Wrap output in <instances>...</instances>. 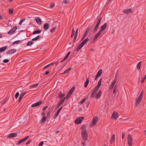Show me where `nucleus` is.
<instances>
[{
	"label": "nucleus",
	"instance_id": "obj_38",
	"mask_svg": "<svg viewBox=\"0 0 146 146\" xmlns=\"http://www.w3.org/2000/svg\"><path fill=\"white\" fill-rule=\"evenodd\" d=\"M71 69L72 68H68L67 69L65 70L64 71V74H66V73H68L69 71L70 70H71Z\"/></svg>",
	"mask_w": 146,
	"mask_h": 146
},
{
	"label": "nucleus",
	"instance_id": "obj_40",
	"mask_svg": "<svg viewBox=\"0 0 146 146\" xmlns=\"http://www.w3.org/2000/svg\"><path fill=\"white\" fill-rule=\"evenodd\" d=\"M74 33H75V31H74V29L73 28L72 29V34H71V37H73V36L74 35Z\"/></svg>",
	"mask_w": 146,
	"mask_h": 146
},
{
	"label": "nucleus",
	"instance_id": "obj_48",
	"mask_svg": "<svg viewBox=\"0 0 146 146\" xmlns=\"http://www.w3.org/2000/svg\"><path fill=\"white\" fill-rule=\"evenodd\" d=\"M58 114H59V113H58L57 112H56L54 114V118H56L58 116Z\"/></svg>",
	"mask_w": 146,
	"mask_h": 146
},
{
	"label": "nucleus",
	"instance_id": "obj_3",
	"mask_svg": "<svg viewBox=\"0 0 146 146\" xmlns=\"http://www.w3.org/2000/svg\"><path fill=\"white\" fill-rule=\"evenodd\" d=\"M89 40V39L88 37L84 40L78 46L76 47V51L77 52H78L79 50L84 46L86 43Z\"/></svg>",
	"mask_w": 146,
	"mask_h": 146
},
{
	"label": "nucleus",
	"instance_id": "obj_2",
	"mask_svg": "<svg viewBox=\"0 0 146 146\" xmlns=\"http://www.w3.org/2000/svg\"><path fill=\"white\" fill-rule=\"evenodd\" d=\"M81 135L82 138L85 140H87L88 138V134L85 128L82 127Z\"/></svg>",
	"mask_w": 146,
	"mask_h": 146
},
{
	"label": "nucleus",
	"instance_id": "obj_31",
	"mask_svg": "<svg viewBox=\"0 0 146 146\" xmlns=\"http://www.w3.org/2000/svg\"><path fill=\"white\" fill-rule=\"evenodd\" d=\"M47 119V117L45 116H44L42 118L41 120V121L42 123H44Z\"/></svg>",
	"mask_w": 146,
	"mask_h": 146
},
{
	"label": "nucleus",
	"instance_id": "obj_9",
	"mask_svg": "<svg viewBox=\"0 0 146 146\" xmlns=\"http://www.w3.org/2000/svg\"><path fill=\"white\" fill-rule=\"evenodd\" d=\"M17 135V133H13L9 134L7 137L8 139H10L11 138L15 137Z\"/></svg>",
	"mask_w": 146,
	"mask_h": 146
},
{
	"label": "nucleus",
	"instance_id": "obj_52",
	"mask_svg": "<svg viewBox=\"0 0 146 146\" xmlns=\"http://www.w3.org/2000/svg\"><path fill=\"white\" fill-rule=\"evenodd\" d=\"M18 97V92H17L16 93L15 95V98L16 99H17Z\"/></svg>",
	"mask_w": 146,
	"mask_h": 146
},
{
	"label": "nucleus",
	"instance_id": "obj_51",
	"mask_svg": "<svg viewBox=\"0 0 146 146\" xmlns=\"http://www.w3.org/2000/svg\"><path fill=\"white\" fill-rule=\"evenodd\" d=\"M125 132H122V139H124L125 136Z\"/></svg>",
	"mask_w": 146,
	"mask_h": 146
},
{
	"label": "nucleus",
	"instance_id": "obj_55",
	"mask_svg": "<svg viewBox=\"0 0 146 146\" xmlns=\"http://www.w3.org/2000/svg\"><path fill=\"white\" fill-rule=\"evenodd\" d=\"M87 33H88L87 31H85L83 36L85 38V37L87 36Z\"/></svg>",
	"mask_w": 146,
	"mask_h": 146
},
{
	"label": "nucleus",
	"instance_id": "obj_42",
	"mask_svg": "<svg viewBox=\"0 0 146 146\" xmlns=\"http://www.w3.org/2000/svg\"><path fill=\"white\" fill-rule=\"evenodd\" d=\"M65 94H60L59 95V98H60L65 96Z\"/></svg>",
	"mask_w": 146,
	"mask_h": 146
},
{
	"label": "nucleus",
	"instance_id": "obj_24",
	"mask_svg": "<svg viewBox=\"0 0 146 146\" xmlns=\"http://www.w3.org/2000/svg\"><path fill=\"white\" fill-rule=\"evenodd\" d=\"M38 85V83L33 84V85L30 86L29 87V88L30 89L36 88Z\"/></svg>",
	"mask_w": 146,
	"mask_h": 146
},
{
	"label": "nucleus",
	"instance_id": "obj_10",
	"mask_svg": "<svg viewBox=\"0 0 146 146\" xmlns=\"http://www.w3.org/2000/svg\"><path fill=\"white\" fill-rule=\"evenodd\" d=\"M118 115L117 112H113L111 115V118L114 119L115 120H116L118 117Z\"/></svg>",
	"mask_w": 146,
	"mask_h": 146
},
{
	"label": "nucleus",
	"instance_id": "obj_20",
	"mask_svg": "<svg viewBox=\"0 0 146 146\" xmlns=\"http://www.w3.org/2000/svg\"><path fill=\"white\" fill-rule=\"evenodd\" d=\"M78 29H76V30L75 32V36L74 37V39L73 40V42H74L75 40L76 39L77 35H78Z\"/></svg>",
	"mask_w": 146,
	"mask_h": 146
},
{
	"label": "nucleus",
	"instance_id": "obj_21",
	"mask_svg": "<svg viewBox=\"0 0 146 146\" xmlns=\"http://www.w3.org/2000/svg\"><path fill=\"white\" fill-rule=\"evenodd\" d=\"M27 92H25L21 94L19 98V103L21 100L22 97L26 94Z\"/></svg>",
	"mask_w": 146,
	"mask_h": 146
},
{
	"label": "nucleus",
	"instance_id": "obj_62",
	"mask_svg": "<svg viewBox=\"0 0 146 146\" xmlns=\"http://www.w3.org/2000/svg\"><path fill=\"white\" fill-rule=\"evenodd\" d=\"M49 71H46V72H45V74L46 75H47V74H48L49 73Z\"/></svg>",
	"mask_w": 146,
	"mask_h": 146
},
{
	"label": "nucleus",
	"instance_id": "obj_12",
	"mask_svg": "<svg viewBox=\"0 0 146 146\" xmlns=\"http://www.w3.org/2000/svg\"><path fill=\"white\" fill-rule=\"evenodd\" d=\"M42 103V101H40L36 103L33 104L31 105V107H37V106H38L39 105Z\"/></svg>",
	"mask_w": 146,
	"mask_h": 146
},
{
	"label": "nucleus",
	"instance_id": "obj_18",
	"mask_svg": "<svg viewBox=\"0 0 146 146\" xmlns=\"http://www.w3.org/2000/svg\"><path fill=\"white\" fill-rule=\"evenodd\" d=\"M64 102V99H62L58 103L57 106L56 107V108L57 109L59 108L60 105H61L62 104H63Z\"/></svg>",
	"mask_w": 146,
	"mask_h": 146
},
{
	"label": "nucleus",
	"instance_id": "obj_14",
	"mask_svg": "<svg viewBox=\"0 0 146 146\" xmlns=\"http://www.w3.org/2000/svg\"><path fill=\"white\" fill-rule=\"evenodd\" d=\"M35 21L38 25H41L42 24V21L39 17H36L35 19Z\"/></svg>",
	"mask_w": 146,
	"mask_h": 146
},
{
	"label": "nucleus",
	"instance_id": "obj_8",
	"mask_svg": "<svg viewBox=\"0 0 146 146\" xmlns=\"http://www.w3.org/2000/svg\"><path fill=\"white\" fill-rule=\"evenodd\" d=\"M102 19L101 18H100L99 19L98 21V22L97 23L96 25V26H95V27L94 29L93 30V32H96L98 29V28L99 26L100 23Z\"/></svg>",
	"mask_w": 146,
	"mask_h": 146
},
{
	"label": "nucleus",
	"instance_id": "obj_26",
	"mask_svg": "<svg viewBox=\"0 0 146 146\" xmlns=\"http://www.w3.org/2000/svg\"><path fill=\"white\" fill-rule=\"evenodd\" d=\"M25 63L24 61L23 60L22 62H21L19 63V66H21V67H23L25 64Z\"/></svg>",
	"mask_w": 146,
	"mask_h": 146
},
{
	"label": "nucleus",
	"instance_id": "obj_5",
	"mask_svg": "<svg viewBox=\"0 0 146 146\" xmlns=\"http://www.w3.org/2000/svg\"><path fill=\"white\" fill-rule=\"evenodd\" d=\"M133 140V139L131 135L130 134H128L127 136V142L129 146H132Z\"/></svg>",
	"mask_w": 146,
	"mask_h": 146
},
{
	"label": "nucleus",
	"instance_id": "obj_11",
	"mask_svg": "<svg viewBox=\"0 0 146 146\" xmlns=\"http://www.w3.org/2000/svg\"><path fill=\"white\" fill-rule=\"evenodd\" d=\"M17 29L16 26L13 27L8 32V34L9 35H11Z\"/></svg>",
	"mask_w": 146,
	"mask_h": 146
},
{
	"label": "nucleus",
	"instance_id": "obj_46",
	"mask_svg": "<svg viewBox=\"0 0 146 146\" xmlns=\"http://www.w3.org/2000/svg\"><path fill=\"white\" fill-rule=\"evenodd\" d=\"M92 27L91 26H89L88 27V28L85 31H87V33L88 32V31L90 30V29Z\"/></svg>",
	"mask_w": 146,
	"mask_h": 146
},
{
	"label": "nucleus",
	"instance_id": "obj_60",
	"mask_svg": "<svg viewBox=\"0 0 146 146\" xmlns=\"http://www.w3.org/2000/svg\"><path fill=\"white\" fill-rule=\"evenodd\" d=\"M38 40L37 39L36 37L32 39V41H35V40Z\"/></svg>",
	"mask_w": 146,
	"mask_h": 146
},
{
	"label": "nucleus",
	"instance_id": "obj_35",
	"mask_svg": "<svg viewBox=\"0 0 146 146\" xmlns=\"http://www.w3.org/2000/svg\"><path fill=\"white\" fill-rule=\"evenodd\" d=\"M25 19L26 18H23L19 22V25H21L24 21L25 20Z\"/></svg>",
	"mask_w": 146,
	"mask_h": 146
},
{
	"label": "nucleus",
	"instance_id": "obj_37",
	"mask_svg": "<svg viewBox=\"0 0 146 146\" xmlns=\"http://www.w3.org/2000/svg\"><path fill=\"white\" fill-rule=\"evenodd\" d=\"M116 81H117V75H116L115 76V78L114 80H113V81L112 82L111 84L114 86L116 82Z\"/></svg>",
	"mask_w": 146,
	"mask_h": 146
},
{
	"label": "nucleus",
	"instance_id": "obj_44",
	"mask_svg": "<svg viewBox=\"0 0 146 146\" xmlns=\"http://www.w3.org/2000/svg\"><path fill=\"white\" fill-rule=\"evenodd\" d=\"M69 1L67 0H63L62 3L65 4H67L69 3Z\"/></svg>",
	"mask_w": 146,
	"mask_h": 146
},
{
	"label": "nucleus",
	"instance_id": "obj_7",
	"mask_svg": "<svg viewBox=\"0 0 146 146\" xmlns=\"http://www.w3.org/2000/svg\"><path fill=\"white\" fill-rule=\"evenodd\" d=\"M84 118L83 117H79L75 120V123L76 124H79L83 120Z\"/></svg>",
	"mask_w": 146,
	"mask_h": 146
},
{
	"label": "nucleus",
	"instance_id": "obj_34",
	"mask_svg": "<svg viewBox=\"0 0 146 146\" xmlns=\"http://www.w3.org/2000/svg\"><path fill=\"white\" fill-rule=\"evenodd\" d=\"M117 85H115L113 89V94H115L116 93V92L117 90Z\"/></svg>",
	"mask_w": 146,
	"mask_h": 146
},
{
	"label": "nucleus",
	"instance_id": "obj_64",
	"mask_svg": "<svg viewBox=\"0 0 146 146\" xmlns=\"http://www.w3.org/2000/svg\"><path fill=\"white\" fill-rule=\"evenodd\" d=\"M82 145H83V146H84L86 145V144H85V142H83L82 143Z\"/></svg>",
	"mask_w": 146,
	"mask_h": 146
},
{
	"label": "nucleus",
	"instance_id": "obj_39",
	"mask_svg": "<svg viewBox=\"0 0 146 146\" xmlns=\"http://www.w3.org/2000/svg\"><path fill=\"white\" fill-rule=\"evenodd\" d=\"M71 96V95L70 94H68V93L67 96L66 97H64L62 99H64V101L65 99L68 100L70 98Z\"/></svg>",
	"mask_w": 146,
	"mask_h": 146
},
{
	"label": "nucleus",
	"instance_id": "obj_41",
	"mask_svg": "<svg viewBox=\"0 0 146 146\" xmlns=\"http://www.w3.org/2000/svg\"><path fill=\"white\" fill-rule=\"evenodd\" d=\"M86 99L85 98H84L80 102V104H82L86 100Z\"/></svg>",
	"mask_w": 146,
	"mask_h": 146
},
{
	"label": "nucleus",
	"instance_id": "obj_32",
	"mask_svg": "<svg viewBox=\"0 0 146 146\" xmlns=\"http://www.w3.org/2000/svg\"><path fill=\"white\" fill-rule=\"evenodd\" d=\"M115 135L113 134L112 136L111 137V143H112V142H113L115 140Z\"/></svg>",
	"mask_w": 146,
	"mask_h": 146
},
{
	"label": "nucleus",
	"instance_id": "obj_36",
	"mask_svg": "<svg viewBox=\"0 0 146 146\" xmlns=\"http://www.w3.org/2000/svg\"><path fill=\"white\" fill-rule=\"evenodd\" d=\"M33 42L32 41H31L27 43V46H31L33 44Z\"/></svg>",
	"mask_w": 146,
	"mask_h": 146
},
{
	"label": "nucleus",
	"instance_id": "obj_33",
	"mask_svg": "<svg viewBox=\"0 0 146 146\" xmlns=\"http://www.w3.org/2000/svg\"><path fill=\"white\" fill-rule=\"evenodd\" d=\"M141 62L140 61L139 62H138V63L137 66V68L138 70H139L140 69V67H141Z\"/></svg>",
	"mask_w": 146,
	"mask_h": 146
},
{
	"label": "nucleus",
	"instance_id": "obj_58",
	"mask_svg": "<svg viewBox=\"0 0 146 146\" xmlns=\"http://www.w3.org/2000/svg\"><path fill=\"white\" fill-rule=\"evenodd\" d=\"M49 66V64H48L47 65L45 66L43 68V69H46L47 68H48Z\"/></svg>",
	"mask_w": 146,
	"mask_h": 146
},
{
	"label": "nucleus",
	"instance_id": "obj_50",
	"mask_svg": "<svg viewBox=\"0 0 146 146\" xmlns=\"http://www.w3.org/2000/svg\"><path fill=\"white\" fill-rule=\"evenodd\" d=\"M62 108V107H61L56 112L59 113H60V111H61Z\"/></svg>",
	"mask_w": 146,
	"mask_h": 146
},
{
	"label": "nucleus",
	"instance_id": "obj_29",
	"mask_svg": "<svg viewBox=\"0 0 146 146\" xmlns=\"http://www.w3.org/2000/svg\"><path fill=\"white\" fill-rule=\"evenodd\" d=\"M131 11V9H125L123 11V12L126 14H127Z\"/></svg>",
	"mask_w": 146,
	"mask_h": 146
},
{
	"label": "nucleus",
	"instance_id": "obj_47",
	"mask_svg": "<svg viewBox=\"0 0 146 146\" xmlns=\"http://www.w3.org/2000/svg\"><path fill=\"white\" fill-rule=\"evenodd\" d=\"M18 44V40H17L13 42L12 44V45H14L15 44Z\"/></svg>",
	"mask_w": 146,
	"mask_h": 146
},
{
	"label": "nucleus",
	"instance_id": "obj_17",
	"mask_svg": "<svg viewBox=\"0 0 146 146\" xmlns=\"http://www.w3.org/2000/svg\"><path fill=\"white\" fill-rule=\"evenodd\" d=\"M75 88L74 86H73L72 88L70 89V90H69V92H68V94H70L71 95L72 94V93L74 90L75 89Z\"/></svg>",
	"mask_w": 146,
	"mask_h": 146
},
{
	"label": "nucleus",
	"instance_id": "obj_28",
	"mask_svg": "<svg viewBox=\"0 0 146 146\" xmlns=\"http://www.w3.org/2000/svg\"><path fill=\"white\" fill-rule=\"evenodd\" d=\"M89 82V78H88L86 82H85L84 84V86L85 88H86L88 85V84Z\"/></svg>",
	"mask_w": 146,
	"mask_h": 146
},
{
	"label": "nucleus",
	"instance_id": "obj_16",
	"mask_svg": "<svg viewBox=\"0 0 146 146\" xmlns=\"http://www.w3.org/2000/svg\"><path fill=\"white\" fill-rule=\"evenodd\" d=\"M107 23H105L101 27V29L100 30L101 32L104 31L106 28L107 26Z\"/></svg>",
	"mask_w": 146,
	"mask_h": 146
},
{
	"label": "nucleus",
	"instance_id": "obj_30",
	"mask_svg": "<svg viewBox=\"0 0 146 146\" xmlns=\"http://www.w3.org/2000/svg\"><path fill=\"white\" fill-rule=\"evenodd\" d=\"M56 29V27H53L50 30V32L52 33L55 31Z\"/></svg>",
	"mask_w": 146,
	"mask_h": 146
},
{
	"label": "nucleus",
	"instance_id": "obj_61",
	"mask_svg": "<svg viewBox=\"0 0 146 146\" xmlns=\"http://www.w3.org/2000/svg\"><path fill=\"white\" fill-rule=\"evenodd\" d=\"M50 111H49L46 114L47 116H48L50 114Z\"/></svg>",
	"mask_w": 146,
	"mask_h": 146
},
{
	"label": "nucleus",
	"instance_id": "obj_1",
	"mask_svg": "<svg viewBox=\"0 0 146 146\" xmlns=\"http://www.w3.org/2000/svg\"><path fill=\"white\" fill-rule=\"evenodd\" d=\"M102 80V78L100 79L97 85L92 91L90 96L91 98H95L96 100H97L101 96L102 94L101 90H99L97 93H96L101 86Z\"/></svg>",
	"mask_w": 146,
	"mask_h": 146
},
{
	"label": "nucleus",
	"instance_id": "obj_63",
	"mask_svg": "<svg viewBox=\"0 0 146 146\" xmlns=\"http://www.w3.org/2000/svg\"><path fill=\"white\" fill-rule=\"evenodd\" d=\"M37 39L38 40V39H39L40 38V36L38 35L36 37Z\"/></svg>",
	"mask_w": 146,
	"mask_h": 146
},
{
	"label": "nucleus",
	"instance_id": "obj_4",
	"mask_svg": "<svg viewBox=\"0 0 146 146\" xmlns=\"http://www.w3.org/2000/svg\"><path fill=\"white\" fill-rule=\"evenodd\" d=\"M143 94V90H142L141 92V93L140 94L139 96L136 99L135 104V106L136 107L140 103L141 100L142 98Z\"/></svg>",
	"mask_w": 146,
	"mask_h": 146
},
{
	"label": "nucleus",
	"instance_id": "obj_43",
	"mask_svg": "<svg viewBox=\"0 0 146 146\" xmlns=\"http://www.w3.org/2000/svg\"><path fill=\"white\" fill-rule=\"evenodd\" d=\"M13 11V9H10L9 11V14H12Z\"/></svg>",
	"mask_w": 146,
	"mask_h": 146
},
{
	"label": "nucleus",
	"instance_id": "obj_59",
	"mask_svg": "<svg viewBox=\"0 0 146 146\" xmlns=\"http://www.w3.org/2000/svg\"><path fill=\"white\" fill-rule=\"evenodd\" d=\"M48 108V106H46L44 107L42 109V110L43 111H44Z\"/></svg>",
	"mask_w": 146,
	"mask_h": 146
},
{
	"label": "nucleus",
	"instance_id": "obj_54",
	"mask_svg": "<svg viewBox=\"0 0 146 146\" xmlns=\"http://www.w3.org/2000/svg\"><path fill=\"white\" fill-rule=\"evenodd\" d=\"M146 78V74L145 76L144 77L142 80L141 81V83H143L144 82V81L145 80V79Z\"/></svg>",
	"mask_w": 146,
	"mask_h": 146
},
{
	"label": "nucleus",
	"instance_id": "obj_23",
	"mask_svg": "<svg viewBox=\"0 0 146 146\" xmlns=\"http://www.w3.org/2000/svg\"><path fill=\"white\" fill-rule=\"evenodd\" d=\"M7 46H6L0 48V52H2L5 51L7 48Z\"/></svg>",
	"mask_w": 146,
	"mask_h": 146
},
{
	"label": "nucleus",
	"instance_id": "obj_22",
	"mask_svg": "<svg viewBox=\"0 0 146 146\" xmlns=\"http://www.w3.org/2000/svg\"><path fill=\"white\" fill-rule=\"evenodd\" d=\"M102 69H100L98 72L97 74V77H99L100 76L102 73Z\"/></svg>",
	"mask_w": 146,
	"mask_h": 146
},
{
	"label": "nucleus",
	"instance_id": "obj_49",
	"mask_svg": "<svg viewBox=\"0 0 146 146\" xmlns=\"http://www.w3.org/2000/svg\"><path fill=\"white\" fill-rule=\"evenodd\" d=\"M32 141V139H30V140H29L28 142H27L26 144V145H29V144Z\"/></svg>",
	"mask_w": 146,
	"mask_h": 146
},
{
	"label": "nucleus",
	"instance_id": "obj_56",
	"mask_svg": "<svg viewBox=\"0 0 146 146\" xmlns=\"http://www.w3.org/2000/svg\"><path fill=\"white\" fill-rule=\"evenodd\" d=\"M114 86L111 84V86L109 88L110 90H112L114 87Z\"/></svg>",
	"mask_w": 146,
	"mask_h": 146
},
{
	"label": "nucleus",
	"instance_id": "obj_25",
	"mask_svg": "<svg viewBox=\"0 0 146 146\" xmlns=\"http://www.w3.org/2000/svg\"><path fill=\"white\" fill-rule=\"evenodd\" d=\"M101 33L102 32L100 31H99V32L96 34L95 36H94L95 37V38H97L98 37L101 35Z\"/></svg>",
	"mask_w": 146,
	"mask_h": 146
},
{
	"label": "nucleus",
	"instance_id": "obj_27",
	"mask_svg": "<svg viewBox=\"0 0 146 146\" xmlns=\"http://www.w3.org/2000/svg\"><path fill=\"white\" fill-rule=\"evenodd\" d=\"M42 31L41 30H38L33 31L32 33L33 35H35L37 34L40 33Z\"/></svg>",
	"mask_w": 146,
	"mask_h": 146
},
{
	"label": "nucleus",
	"instance_id": "obj_53",
	"mask_svg": "<svg viewBox=\"0 0 146 146\" xmlns=\"http://www.w3.org/2000/svg\"><path fill=\"white\" fill-rule=\"evenodd\" d=\"M43 143H44V142L43 141H42L41 142L39 143L38 146H42Z\"/></svg>",
	"mask_w": 146,
	"mask_h": 146
},
{
	"label": "nucleus",
	"instance_id": "obj_45",
	"mask_svg": "<svg viewBox=\"0 0 146 146\" xmlns=\"http://www.w3.org/2000/svg\"><path fill=\"white\" fill-rule=\"evenodd\" d=\"M9 60L7 59H5L3 61V62L4 63H7L9 62Z\"/></svg>",
	"mask_w": 146,
	"mask_h": 146
},
{
	"label": "nucleus",
	"instance_id": "obj_15",
	"mask_svg": "<svg viewBox=\"0 0 146 146\" xmlns=\"http://www.w3.org/2000/svg\"><path fill=\"white\" fill-rule=\"evenodd\" d=\"M49 26H50L49 24L48 23H46L44 24V25L43 27V28L46 31L48 29L49 27Z\"/></svg>",
	"mask_w": 146,
	"mask_h": 146
},
{
	"label": "nucleus",
	"instance_id": "obj_13",
	"mask_svg": "<svg viewBox=\"0 0 146 146\" xmlns=\"http://www.w3.org/2000/svg\"><path fill=\"white\" fill-rule=\"evenodd\" d=\"M16 51V49H11L8 50L6 53L7 54H12L15 52Z\"/></svg>",
	"mask_w": 146,
	"mask_h": 146
},
{
	"label": "nucleus",
	"instance_id": "obj_57",
	"mask_svg": "<svg viewBox=\"0 0 146 146\" xmlns=\"http://www.w3.org/2000/svg\"><path fill=\"white\" fill-rule=\"evenodd\" d=\"M54 3H52L50 5V7L51 8H53L54 6Z\"/></svg>",
	"mask_w": 146,
	"mask_h": 146
},
{
	"label": "nucleus",
	"instance_id": "obj_19",
	"mask_svg": "<svg viewBox=\"0 0 146 146\" xmlns=\"http://www.w3.org/2000/svg\"><path fill=\"white\" fill-rule=\"evenodd\" d=\"M29 137L28 136H26L24 139H23L21 140H19V144L21 143L22 142H24L26 141Z\"/></svg>",
	"mask_w": 146,
	"mask_h": 146
},
{
	"label": "nucleus",
	"instance_id": "obj_6",
	"mask_svg": "<svg viewBox=\"0 0 146 146\" xmlns=\"http://www.w3.org/2000/svg\"><path fill=\"white\" fill-rule=\"evenodd\" d=\"M98 121V118L97 117H93L92 120V123L90 124V126L93 127L95 125Z\"/></svg>",
	"mask_w": 146,
	"mask_h": 146
}]
</instances>
